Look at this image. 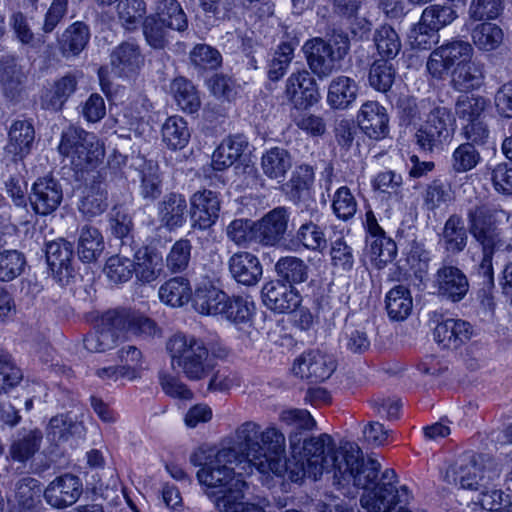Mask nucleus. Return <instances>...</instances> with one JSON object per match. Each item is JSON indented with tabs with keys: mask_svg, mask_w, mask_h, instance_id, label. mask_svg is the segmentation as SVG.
<instances>
[{
	"mask_svg": "<svg viewBox=\"0 0 512 512\" xmlns=\"http://www.w3.org/2000/svg\"><path fill=\"white\" fill-rule=\"evenodd\" d=\"M468 229L482 250L479 273L491 282L493 280V257L505 251H511L512 244L507 241L496 227L501 219L508 220L510 214L503 209L487 204L476 203L467 210Z\"/></svg>",
	"mask_w": 512,
	"mask_h": 512,
	"instance_id": "1",
	"label": "nucleus"
},
{
	"mask_svg": "<svg viewBox=\"0 0 512 512\" xmlns=\"http://www.w3.org/2000/svg\"><path fill=\"white\" fill-rule=\"evenodd\" d=\"M230 448L236 449L238 465H243L245 471L254 467L260 472V464H267L273 454L285 451L286 437L274 425L262 430L258 423L246 421L236 429Z\"/></svg>",
	"mask_w": 512,
	"mask_h": 512,
	"instance_id": "2",
	"label": "nucleus"
},
{
	"mask_svg": "<svg viewBox=\"0 0 512 512\" xmlns=\"http://www.w3.org/2000/svg\"><path fill=\"white\" fill-rule=\"evenodd\" d=\"M190 462L201 467L197 472V479L205 490H217L226 486L228 482L243 477L245 472L243 465H238L237 452L233 448L201 447L191 454Z\"/></svg>",
	"mask_w": 512,
	"mask_h": 512,
	"instance_id": "3",
	"label": "nucleus"
},
{
	"mask_svg": "<svg viewBox=\"0 0 512 512\" xmlns=\"http://www.w3.org/2000/svg\"><path fill=\"white\" fill-rule=\"evenodd\" d=\"M166 349L172 367L178 368L187 379L199 381L211 373L209 349L202 338L176 333L168 339Z\"/></svg>",
	"mask_w": 512,
	"mask_h": 512,
	"instance_id": "4",
	"label": "nucleus"
},
{
	"mask_svg": "<svg viewBox=\"0 0 512 512\" xmlns=\"http://www.w3.org/2000/svg\"><path fill=\"white\" fill-rule=\"evenodd\" d=\"M501 464L494 458L475 453H464L451 464L445 473V481L467 490H479L485 483L500 480Z\"/></svg>",
	"mask_w": 512,
	"mask_h": 512,
	"instance_id": "5",
	"label": "nucleus"
},
{
	"mask_svg": "<svg viewBox=\"0 0 512 512\" xmlns=\"http://www.w3.org/2000/svg\"><path fill=\"white\" fill-rule=\"evenodd\" d=\"M350 41L346 34L334 32L328 40L316 37L304 46L307 64L319 79L328 78L347 55Z\"/></svg>",
	"mask_w": 512,
	"mask_h": 512,
	"instance_id": "6",
	"label": "nucleus"
},
{
	"mask_svg": "<svg viewBox=\"0 0 512 512\" xmlns=\"http://www.w3.org/2000/svg\"><path fill=\"white\" fill-rule=\"evenodd\" d=\"M426 119L415 133L417 145L423 151L441 149L453 136L456 120L452 111L445 106L431 103Z\"/></svg>",
	"mask_w": 512,
	"mask_h": 512,
	"instance_id": "7",
	"label": "nucleus"
},
{
	"mask_svg": "<svg viewBox=\"0 0 512 512\" xmlns=\"http://www.w3.org/2000/svg\"><path fill=\"white\" fill-rule=\"evenodd\" d=\"M301 443L296 453H303L305 460L309 461L313 480H317L324 472L335 474L343 459L344 443L337 448L327 433L305 438Z\"/></svg>",
	"mask_w": 512,
	"mask_h": 512,
	"instance_id": "8",
	"label": "nucleus"
},
{
	"mask_svg": "<svg viewBox=\"0 0 512 512\" xmlns=\"http://www.w3.org/2000/svg\"><path fill=\"white\" fill-rule=\"evenodd\" d=\"M58 150L80 169L95 165L104 155L96 136L76 127H69L62 133Z\"/></svg>",
	"mask_w": 512,
	"mask_h": 512,
	"instance_id": "9",
	"label": "nucleus"
},
{
	"mask_svg": "<svg viewBox=\"0 0 512 512\" xmlns=\"http://www.w3.org/2000/svg\"><path fill=\"white\" fill-rule=\"evenodd\" d=\"M284 96L295 109H308L321 98L318 85L305 69L293 72L286 80Z\"/></svg>",
	"mask_w": 512,
	"mask_h": 512,
	"instance_id": "10",
	"label": "nucleus"
},
{
	"mask_svg": "<svg viewBox=\"0 0 512 512\" xmlns=\"http://www.w3.org/2000/svg\"><path fill=\"white\" fill-rule=\"evenodd\" d=\"M83 492L81 479L65 473L53 479L43 491L45 502L53 509L62 510L75 504Z\"/></svg>",
	"mask_w": 512,
	"mask_h": 512,
	"instance_id": "11",
	"label": "nucleus"
},
{
	"mask_svg": "<svg viewBox=\"0 0 512 512\" xmlns=\"http://www.w3.org/2000/svg\"><path fill=\"white\" fill-rule=\"evenodd\" d=\"M219 193L203 189L196 191L190 197V220L195 229L207 230L219 219L221 211Z\"/></svg>",
	"mask_w": 512,
	"mask_h": 512,
	"instance_id": "12",
	"label": "nucleus"
},
{
	"mask_svg": "<svg viewBox=\"0 0 512 512\" xmlns=\"http://www.w3.org/2000/svg\"><path fill=\"white\" fill-rule=\"evenodd\" d=\"M246 482L243 477L217 490H204L220 512H263L260 506L244 502Z\"/></svg>",
	"mask_w": 512,
	"mask_h": 512,
	"instance_id": "13",
	"label": "nucleus"
},
{
	"mask_svg": "<svg viewBox=\"0 0 512 512\" xmlns=\"http://www.w3.org/2000/svg\"><path fill=\"white\" fill-rule=\"evenodd\" d=\"M336 369L332 355L319 350L309 351L295 360L293 373L310 382H322L328 379Z\"/></svg>",
	"mask_w": 512,
	"mask_h": 512,
	"instance_id": "14",
	"label": "nucleus"
},
{
	"mask_svg": "<svg viewBox=\"0 0 512 512\" xmlns=\"http://www.w3.org/2000/svg\"><path fill=\"white\" fill-rule=\"evenodd\" d=\"M433 287L439 297L455 303L464 299L468 293L469 281L458 267L443 264L434 276Z\"/></svg>",
	"mask_w": 512,
	"mask_h": 512,
	"instance_id": "15",
	"label": "nucleus"
},
{
	"mask_svg": "<svg viewBox=\"0 0 512 512\" xmlns=\"http://www.w3.org/2000/svg\"><path fill=\"white\" fill-rule=\"evenodd\" d=\"M103 323L114 325L119 332H127L143 339L153 337L158 331L152 319L128 310L106 312L103 314Z\"/></svg>",
	"mask_w": 512,
	"mask_h": 512,
	"instance_id": "16",
	"label": "nucleus"
},
{
	"mask_svg": "<svg viewBox=\"0 0 512 512\" xmlns=\"http://www.w3.org/2000/svg\"><path fill=\"white\" fill-rule=\"evenodd\" d=\"M290 213L286 207H276L254 223V239L263 246H275L288 228Z\"/></svg>",
	"mask_w": 512,
	"mask_h": 512,
	"instance_id": "17",
	"label": "nucleus"
},
{
	"mask_svg": "<svg viewBox=\"0 0 512 512\" xmlns=\"http://www.w3.org/2000/svg\"><path fill=\"white\" fill-rule=\"evenodd\" d=\"M34 139L35 130L31 122L14 121L9 129L8 143L4 148L5 159L14 162L15 168L23 166L22 160L31 152Z\"/></svg>",
	"mask_w": 512,
	"mask_h": 512,
	"instance_id": "18",
	"label": "nucleus"
},
{
	"mask_svg": "<svg viewBox=\"0 0 512 512\" xmlns=\"http://www.w3.org/2000/svg\"><path fill=\"white\" fill-rule=\"evenodd\" d=\"M29 200L37 214L48 215L54 212L63 200L62 186L54 178H39L32 186Z\"/></svg>",
	"mask_w": 512,
	"mask_h": 512,
	"instance_id": "19",
	"label": "nucleus"
},
{
	"mask_svg": "<svg viewBox=\"0 0 512 512\" xmlns=\"http://www.w3.org/2000/svg\"><path fill=\"white\" fill-rule=\"evenodd\" d=\"M292 454V458L289 459H285V451L279 455L273 454L267 464H260V473H273L276 476L287 474L293 482H298L304 477L313 479L309 461L305 460L304 454L293 452Z\"/></svg>",
	"mask_w": 512,
	"mask_h": 512,
	"instance_id": "20",
	"label": "nucleus"
},
{
	"mask_svg": "<svg viewBox=\"0 0 512 512\" xmlns=\"http://www.w3.org/2000/svg\"><path fill=\"white\" fill-rule=\"evenodd\" d=\"M262 298L269 309L278 313L293 312L301 303L298 291L280 281L266 283L262 288Z\"/></svg>",
	"mask_w": 512,
	"mask_h": 512,
	"instance_id": "21",
	"label": "nucleus"
},
{
	"mask_svg": "<svg viewBox=\"0 0 512 512\" xmlns=\"http://www.w3.org/2000/svg\"><path fill=\"white\" fill-rule=\"evenodd\" d=\"M358 125L371 139L380 140L389 133V117L385 107L377 101L362 104L357 115Z\"/></svg>",
	"mask_w": 512,
	"mask_h": 512,
	"instance_id": "22",
	"label": "nucleus"
},
{
	"mask_svg": "<svg viewBox=\"0 0 512 512\" xmlns=\"http://www.w3.org/2000/svg\"><path fill=\"white\" fill-rule=\"evenodd\" d=\"M227 264L232 278L239 284L254 286L261 279L262 265L251 252L238 251L229 257Z\"/></svg>",
	"mask_w": 512,
	"mask_h": 512,
	"instance_id": "23",
	"label": "nucleus"
},
{
	"mask_svg": "<svg viewBox=\"0 0 512 512\" xmlns=\"http://www.w3.org/2000/svg\"><path fill=\"white\" fill-rule=\"evenodd\" d=\"M279 421L290 428L288 440L293 453L300 449L304 433L316 428V421L305 409L289 408L279 413Z\"/></svg>",
	"mask_w": 512,
	"mask_h": 512,
	"instance_id": "24",
	"label": "nucleus"
},
{
	"mask_svg": "<svg viewBox=\"0 0 512 512\" xmlns=\"http://www.w3.org/2000/svg\"><path fill=\"white\" fill-rule=\"evenodd\" d=\"M473 335L471 324L462 319H445L434 329V338L446 349H458L467 343Z\"/></svg>",
	"mask_w": 512,
	"mask_h": 512,
	"instance_id": "25",
	"label": "nucleus"
},
{
	"mask_svg": "<svg viewBox=\"0 0 512 512\" xmlns=\"http://www.w3.org/2000/svg\"><path fill=\"white\" fill-rule=\"evenodd\" d=\"M144 57L140 47L132 41H125L116 46L110 54L112 71L120 77L134 75L143 65Z\"/></svg>",
	"mask_w": 512,
	"mask_h": 512,
	"instance_id": "26",
	"label": "nucleus"
},
{
	"mask_svg": "<svg viewBox=\"0 0 512 512\" xmlns=\"http://www.w3.org/2000/svg\"><path fill=\"white\" fill-rule=\"evenodd\" d=\"M157 216L162 227L174 231L187 219V201L182 194L169 193L157 204Z\"/></svg>",
	"mask_w": 512,
	"mask_h": 512,
	"instance_id": "27",
	"label": "nucleus"
},
{
	"mask_svg": "<svg viewBox=\"0 0 512 512\" xmlns=\"http://www.w3.org/2000/svg\"><path fill=\"white\" fill-rule=\"evenodd\" d=\"M46 260L51 271L62 280L69 278L73 273V244L69 241L59 238L46 244Z\"/></svg>",
	"mask_w": 512,
	"mask_h": 512,
	"instance_id": "28",
	"label": "nucleus"
},
{
	"mask_svg": "<svg viewBox=\"0 0 512 512\" xmlns=\"http://www.w3.org/2000/svg\"><path fill=\"white\" fill-rule=\"evenodd\" d=\"M81 72H68L55 80L50 89L41 97V105L45 109L61 110L67 100L76 92Z\"/></svg>",
	"mask_w": 512,
	"mask_h": 512,
	"instance_id": "29",
	"label": "nucleus"
},
{
	"mask_svg": "<svg viewBox=\"0 0 512 512\" xmlns=\"http://www.w3.org/2000/svg\"><path fill=\"white\" fill-rule=\"evenodd\" d=\"M26 74L12 55L0 58V86L5 97L13 100L20 96L26 82Z\"/></svg>",
	"mask_w": 512,
	"mask_h": 512,
	"instance_id": "30",
	"label": "nucleus"
},
{
	"mask_svg": "<svg viewBox=\"0 0 512 512\" xmlns=\"http://www.w3.org/2000/svg\"><path fill=\"white\" fill-rule=\"evenodd\" d=\"M41 484L36 478L26 476L15 483L13 512H34L40 504Z\"/></svg>",
	"mask_w": 512,
	"mask_h": 512,
	"instance_id": "31",
	"label": "nucleus"
},
{
	"mask_svg": "<svg viewBox=\"0 0 512 512\" xmlns=\"http://www.w3.org/2000/svg\"><path fill=\"white\" fill-rule=\"evenodd\" d=\"M84 434L85 427L83 423L68 413L53 416L46 428L47 439L56 444L72 438H81Z\"/></svg>",
	"mask_w": 512,
	"mask_h": 512,
	"instance_id": "32",
	"label": "nucleus"
},
{
	"mask_svg": "<svg viewBox=\"0 0 512 512\" xmlns=\"http://www.w3.org/2000/svg\"><path fill=\"white\" fill-rule=\"evenodd\" d=\"M104 250V239L98 228L84 225L79 230L77 254L84 263L98 260Z\"/></svg>",
	"mask_w": 512,
	"mask_h": 512,
	"instance_id": "33",
	"label": "nucleus"
},
{
	"mask_svg": "<svg viewBox=\"0 0 512 512\" xmlns=\"http://www.w3.org/2000/svg\"><path fill=\"white\" fill-rule=\"evenodd\" d=\"M358 86L347 76L334 78L328 88L327 102L333 109H347L356 99Z\"/></svg>",
	"mask_w": 512,
	"mask_h": 512,
	"instance_id": "34",
	"label": "nucleus"
},
{
	"mask_svg": "<svg viewBox=\"0 0 512 512\" xmlns=\"http://www.w3.org/2000/svg\"><path fill=\"white\" fill-rule=\"evenodd\" d=\"M43 434L39 429H22L12 441L9 454L14 461L24 463L39 450Z\"/></svg>",
	"mask_w": 512,
	"mask_h": 512,
	"instance_id": "35",
	"label": "nucleus"
},
{
	"mask_svg": "<svg viewBox=\"0 0 512 512\" xmlns=\"http://www.w3.org/2000/svg\"><path fill=\"white\" fill-rule=\"evenodd\" d=\"M153 15L172 31L184 32L188 28V17L178 0H157Z\"/></svg>",
	"mask_w": 512,
	"mask_h": 512,
	"instance_id": "36",
	"label": "nucleus"
},
{
	"mask_svg": "<svg viewBox=\"0 0 512 512\" xmlns=\"http://www.w3.org/2000/svg\"><path fill=\"white\" fill-rule=\"evenodd\" d=\"M292 167L290 153L280 147H273L267 150L261 158L263 173L270 179L281 182Z\"/></svg>",
	"mask_w": 512,
	"mask_h": 512,
	"instance_id": "37",
	"label": "nucleus"
},
{
	"mask_svg": "<svg viewBox=\"0 0 512 512\" xmlns=\"http://www.w3.org/2000/svg\"><path fill=\"white\" fill-rule=\"evenodd\" d=\"M484 80V69L480 62L470 60L455 67L452 73V84L459 91L479 88Z\"/></svg>",
	"mask_w": 512,
	"mask_h": 512,
	"instance_id": "38",
	"label": "nucleus"
},
{
	"mask_svg": "<svg viewBox=\"0 0 512 512\" xmlns=\"http://www.w3.org/2000/svg\"><path fill=\"white\" fill-rule=\"evenodd\" d=\"M160 300L172 307H181L192 299V288L188 279L174 277L159 288Z\"/></svg>",
	"mask_w": 512,
	"mask_h": 512,
	"instance_id": "39",
	"label": "nucleus"
},
{
	"mask_svg": "<svg viewBox=\"0 0 512 512\" xmlns=\"http://www.w3.org/2000/svg\"><path fill=\"white\" fill-rule=\"evenodd\" d=\"M385 303L388 316L395 321L405 320L413 308L411 293L403 285L392 288L386 295Z\"/></svg>",
	"mask_w": 512,
	"mask_h": 512,
	"instance_id": "40",
	"label": "nucleus"
},
{
	"mask_svg": "<svg viewBox=\"0 0 512 512\" xmlns=\"http://www.w3.org/2000/svg\"><path fill=\"white\" fill-rule=\"evenodd\" d=\"M134 273L142 282H152L157 279L162 271V258L147 248L137 250L134 253Z\"/></svg>",
	"mask_w": 512,
	"mask_h": 512,
	"instance_id": "41",
	"label": "nucleus"
},
{
	"mask_svg": "<svg viewBox=\"0 0 512 512\" xmlns=\"http://www.w3.org/2000/svg\"><path fill=\"white\" fill-rule=\"evenodd\" d=\"M227 294L210 286L198 288L192 298L194 309L203 315L221 314Z\"/></svg>",
	"mask_w": 512,
	"mask_h": 512,
	"instance_id": "42",
	"label": "nucleus"
},
{
	"mask_svg": "<svg viewBox=\"0 0 512 512\" xmlns=\"http://www.w3.org/2000/svg\"><path fill=\"white\" fill-rule=\"evenodd\" d=\"M89 29L82 22L69 26L59 39V46L65 57L78 55L89 41Z\"/></svg>",
	"mask_w": 512,
	"mask_h": 512,
	"instance_id": "43",
	"label": "nucleus"
},
{
	"mask_svg": "<svg viewBox=\"0 0 512 512\" xmlns=\"http://www.w3.org/2000/svg\"><path fill=\"white\" fill-rule=\"evenodd\" d=\"M294 241L312 252H323L328 246L325 228L313 221H307L299 226Z\"/></svg>",
	"mask_w": 512,
	"mask_h": 512,
	"instance_id": "44",
	"label": "nucleus"
},
{
	"mask_svg": "<svg viewBox=\"0 0 512 512\" xmlns=\"http://www.w3.org/2000/svg\"><path fill=\"white\" fill-rule=\"evenodd\" d=\"M442 237L446 251L458 254L465 249L468 236L461 216H449L444 224Z\"/></svg>",
	"mask_w": 512,
	"mask_h": 512,
	"instance_id": "45",
	"label": "nucleus"
},
{
	"mask_svg": "<svg viewBox=\"0 0 512 512\" xmlns=\"http://www.w3.org/2000/svg\"><path fill=\"white\" fill-rule=\"evenodd\" d=\"M140 195L145 200L154 201L162 193V180L159 168L153 161H143L138 168Z\"/></svg>",
	"mask_w": 512,
	"mask_h": 512,
	"instance_id": "46",
	"label": "nucleus"
},
{
	"mask_svg": "<svg viewBox=\"0 0 512 512\" xmlns=\"http://www.w3.org/2000/svg\"><path fill=\"white\" fill-rule=\"evenodd\" d=\"M190 139L187 122L178 116L169 117L162 126V140L171 150L183 149Z\"/></svg>",
	"mask_w": 512,
	"mask_h": 512,
	"instance_id": "47",
	"label": "nucleus"
},
{
	"mask_svg": "<svg viewBox=\"0 0 512 512\" xmlns=\"http://www.w3.org/2000/svg\"><path fill=\"white\" fill-rule=\"evenodd\" d=\"M118 332L114 325L104 324L102 316L97 329L84 338V347L93 353L106 352L115 346Z\"/></svg>",
	"mask_w": 512,
	"mask_h": 512,
	"instance_id": "48",
	"label": "nucleus"
},
{
	"mask_svg": "<svg viewBox=\"0 0 512 512\" xmlns=\"http://www.w3.org/2000/svg\"><path fill=\"white\" fill-rule=\"evenodd\" d=\"M170 90L183 111L194 113L199 109L201 102L198 91L188 79L184 77L175 78L170 85Z\"/></svg>",
	"mask_w": 512,
	"mask_h": 512,
	"instance_id": "49",
	"label": "nucleus"
},
{
	"mask_svg": "<svg viewBox=\"0 0 512 512\" xmlns=\"http://www.w3.org/2000/svg\"><path fill=\"white\" fill-rule=\"evenodd\" d=\"M20 167L15 168L14 162L8 161L2 173L5 191L17 206L26 205L27 183L19 170Z\"/></svg>",
	"mask_w": 512,
	"mask_h": 512,
	"instance_id": "50",
	"label": "nucleus"
},
{
	"mask_svg": "<svg viewBox=\"0 0 512 512\" xmlns=\"http://www.w3.org/2000/svg\"><path fill=\"white\" fill-rule=\"evenodd\" d=\"M107 207V192L100 184L87 188L78 204L79 211L87 219L101 215Z\"/></svg>",
	"mask_w": 512,
	"mask_h": 512,
	"instance_id": "51",
	"label": "nucleus"
},
{
	"mask_svg": "<svg viewBox=\"0 0 512 512\" xmlns=\"http://www.w3.org/2000/svg\"><path fill=\"white\" fill-rule=\"evenodd\" d=\"M502 29L491 22H483L476 25L471 32L474 45L482 51H493L503 41Z\"/></svg>",
	"mask_w": 512,
	"mask_h": 512,
	"instance_id": "52",
	"label": "nucleus"
},
{
	"mask_svg": "<svg viewBox=\"0 0 512 512\" xmlns=\"http://www.w3.org/2000/svg\"><path fill=\"white\" fill-rule=\"evenodd\" d=\"M110 227L112 233L122 240L120 253H126L128 250L133 252L131 247V231L133 222L130 214L123 207H114L110 214Z\"/></svg>",
	"mask_w": 512,
	"mask_h": 512,
	"instance_id": "53",
	"label": "nucleus"
},
{
	"mask_svg": "<svg viewBox=\"0 0 512 512\" xmlns=\"http://www.w3.org/2000/svg\"><path fill=\"white\" fill-rule=\"evenodd\" d=\"M457 17V12L451 5L433 4L423 10L420 19L432 32H438L450 25Z\"/></svg>",
	"mask_w": 512,
	"mask_h": 512,
	"instance_id": "54",
	"label": "nucleus"
},
{
	"mask_svg": "<svg viewBox=\"0 0 512 512\" xmlns=\"http://www.w3.org/2000/svg\"><path fill=\"white\" fill-rule=\"evenodd\" d=\"M275 270L286 282L298 284L307 280L309 268L304 260L295 256H286L277 261Z\"/></svg>",
	"mask_w": 512,
	"mask_h": 512,
	"instance_id": "55",
	"label": "nucleus"
},
{
	"mask_svg": "<svg viewBox=\"0 0 512 512\" xmlns=\"http://www.w3.org/2000/svg\"><path fill=\"white\" fill-rule=\"evenodd\" d=\"M451 199V187L441 179L431 181L422 192L423 207L427 211H435Z\"/></svg>",
	"mask_w": 512,
	"mask_h": 512,
	"instance_id": "56",
	"label": "nucleus"
},
{
	"mask_svg": "<svg viewBox=\"0 0 512 512\" xmlns=\"http://www.w3.org/2000/svg\"><path fill=\"white\" fill-rule=\"evenodd\" d=\"M329 255L331 266L337 272L348 273L353 270L355 265L354 251L343 238L331 242Z\"/></svg>",
	"mask_w": 512,
	"mask_h": 512,
	"instance_id": "57",
	"label": "nucleus"
},
{
	"mask_svg": "<svg viewBox=\"0 0 512 512\" xmlns=\"http://www.w3.org/2000/svg\"><path fill=\"white\" fill-rule=\"evenodd\" d=\"M374 42L382 58L393 59L401 50V40L391 26H381L375 31Z\"/></svg>",
	"mask_w": 512,
	"mask_h": 512,
	"instance_id": "58",
	"label": "nucleus"
},
{
	"mask_svg": "<svg viewBox=\"0 0 512 512\" xmlns=\"http://www.w3.org/2000/svg\"><path fill=\"white\" fill-rule=\"evenodd\" d=\"M192 65L199 71L215 70L222 63L220 52L207 44H197L189 53Z\"/></svg>",
	"mask_w": 512,
	"mask_h": 512,
	"instance_id": "59",
	"label": "nucleus"
},
{
	"mask_svg": "<svg viewBox=\"0 0 512 512\" xmlns=\"http://www.w3.org/2000/svg\"><path fill=\"white\" fill-rule=\"evenodd\" d=\"M121 253L110 257L104 268V272L108 279L113 283H123L128 281L134 273V261L128 256Z\"/></svg>",
	"mask_w": 512,
	"mask_h": 512,
	"instance_id": "60",
	"label": "nucleus"
},
{
	"mask_svg": "<svg viewBox=\"0 0 512 512\" xmlns=\"http://www.w3.org/2000/svg\"><path fill=\"white\" fill-rule=\"evenodd\" d=\"M314 182V169L310 165L302 164L296 167L290 180L286 183L288 193L292 200H299Z\"/></svg>",
	"mask_w": 512,
	"mask_h": 512,
	"instance_id": "61",
	"label": "nucleus"
},
{
	"mask_svg": "<svg viewBox=\"0 0 512 512\" xmlns=\"http://www.w3.org/2000/svg\"><path fill=\"white\" fill-rule=\"evenodd\" d=\"M370 85L381 92H387L395 79L393 65L387 60L380 59L373 62L369 70Z\"/></svg>",
	"mask_w": 512,
	"mask_h": 512,
	"instance_id": "62",
	"label": "nucleus"
},
{
	"mask_svg": "<svg viewBox=\"0 0 512 512\" xmlns=\"http://www.w3.org/2000/svg\"><path fill=\"white\" fill-rule=\"evenodd\" d=\"M481 156L475 146L470 143L460 144L453 152L451 167L456 173L472 170L480 162Z\"/></svg>",
	"mask_w": 512,
	"mask_h": 512,
	"instance_id": "63",
	"label": "nucleus"
},
{
	"mask_svg": "<svg viewBox=\"0 0 512 512\" xmlns=\"http://www.w3.org/2000/svg\"><path fill=\"white\" fill-rule=\"evenodd\" d=\"M170 28L158 21L153 14L145 18L143 34L147 43L154 49H164L169 43Z\"/></svg>",
	"mask_w": 512,
	"mask_h": 512,
	"instance_id": "64",
	"label": "nucleus"
}]
</instances>
